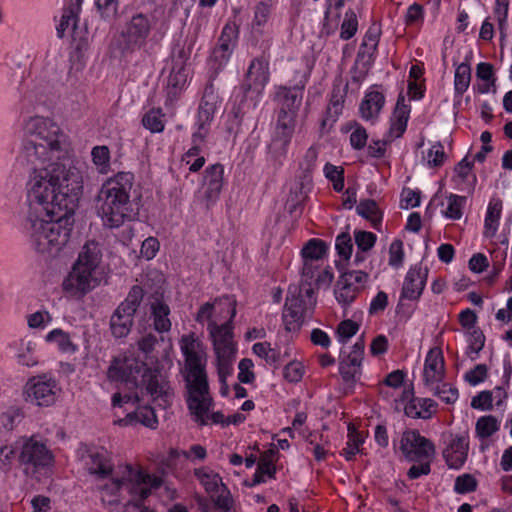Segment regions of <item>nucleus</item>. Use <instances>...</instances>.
<instances>
[{
    "mask_svg": "<svg viewBox=\"0 0 512 512\" xmlns=\"http://www.w3.org/2000/svg\"><path fill=\"white\" fill-rule=\"evenodd\" d=\"M34 167L26 185L29 215L26 230L35 250L57 259L64 248V162Z\"/></svg>",
    "mask_w": 512,
    "mask_h": 512,
    "instance_id": "obj_1",
    "label": "nucleus"
},
{
    "mask_svg": "<svg viewBox=\"0 0 512 512\" xmlns=\"http://www.w3.org/2000/svg\"><path fill=\"white\" fill-rule=\"evenodd\" d=\"M180 348L185 358L184 379L187 388L186 403L193 420L200 426L208 424L207 412L214 405L206 373V360L201 344L194 334L183 335Z\"/></svg>",
    "mask_w": 512,
    "mask_h": 512,
    "instance_id": "obj_2",
    "label": "nucleus"
},
{
    "mask_svg": "<svg viewBox=\"0 0 512 512\" xmlns=\"http://www.w3.org/2000/svg\"><path fill=\"white\" fill-rule=\"evenodd\" d=\"M25 133L27 139L23 144V155L29 164L64 162V133L54 120L31 117L25 123Z\"/></svg>",
    "mask_w": 512,
    "mask_h": 512,
    "instance_id": "obj_3",
    "label": "nucleus"
},
{
    "mask_svg": "<svg viewBox=\"0 0 512 512\" xmlns=\"http://www.w3.org/2000/svg\"><path fill=\"white\" fill-rule=\"evenodd\" d=\"M107 375L110 380L124 382L132 389L140 384L145 386L147 392L161 398L164 405L169 404L173 395L161 370L158 367H148L145 362L135 357L115 358Z\"/></svg>",
    "mask_w": 512,
    "mask_h": 512,
    "instance_id": "obj_4",
    "label": "nucleus"
},
{
    "mask_svg": "<svg viewBox=\"0 0 512 512\" xmlns=\"http://www.w3.org/2000/svg\"><path fill=\"white\" fill-rule=\"evenodd\" d=\"M133 183L131 172H119L102 185L98 194V214L105 226L118 228L133 218L130 201Z\"/></svg>",
    "mask_w": 512,
    "mask_h": 512,
    "instance_id": "obj_5",
    "label": "nucleus"
},
{
    "mask_svg": "<svg viewBox=\"0 0 512 512\" xmlns=\"http://www.w3.org/2000/svg\"><path fill=\"white\" fill-rule=\"evenodd\" d=\"M101 261L102 252L99 244L94 240L87 241L66 275V295L81 299L99 286Z\"/></svg>",
    "mask_w": 512,
    "mask_h": 512,
    "instance_id": "obj_6",
    "label": "nucleus"
},
{
    "mask_svg": "<svg viewBox=\"0 0 512 512\" xmlns=\"http://www.w3.org/2000/svg\"><path fill=\"white\" fill-rule=\"evenodd\" d=\"M220 99L216 92V89L212 82H209L203 92L202 99L200 101L197 118L195 125L196 131L192 134L191 142L192 146L182 156V162L185 164L190 163L191 156H197L202 151V144L209 133L211 123L214 119V115L220 106Z\"/></svg>",
    "mask_w": 512,
    "mask_h": 512,
    "instance_id": "obj_7",
    "label": "nucleus"
},
{
    "mask_svg": "<svg viewBox=\"0 0 512 512\" xmlns=\"http://www.w3.org/2000/svg\"><path fill=\"white\" fill-rule=\"evenodd\" d=\"M151 23L142 13L131 17L121 33L116 36L110 45V53L114 58H123L140 48L150 34Z\"/></svg>",
    "mask_w": 512,
    "mask_h": 512,
    "instance_id": "obj_8",
    "label": "nucleus"
},
{
    "mask_svg": "<svg viewBox=\"0 0 512 512\" xmlns=\"http://www.w3.org/2000/svg\"><path fill=\"white\" fill-rule=\"evenodd\" d=\"M215 304L224 305L227 308L228 320L223 324L215 321L208 323L207 329L213 342L216 354H236V346L233 341V319L236 316V300L230 296H224L215 300Z\"/></svg>",
    "mask_w": 512,
    "mask_h": 512,
    "instance_id": "obj_9",
    "label": "nucleus"
},
{
    "mask_svg": "<svg viewBox=\"0 0 512 512\" xmlns=\"http://www.w3.org/2000/svg\"><path fill=\"white\" fill-rule=\"evenodd\" d=\"M144 297L141 286L134 285L127 297L118 305L110 318V329L114 337H126L133 326L134 315Z\"/></svg>",
    "mask_w": 512,
    "mask_h": 512,
    "instance_id": "obj_10",
    "label": "nucleus"
},
{
    "mask_svg": "<svg viewBox=\"0 0 512 512\" xmlns=\"http://www.w3.org/2000/svg\"><path fill=\"white\" fill-rule=\"evenodd\" d=\"M18 462L26 476L34 477L53 463V455L44 443L30 437L23 440Z\"/></svg>",
    "mask_w": 512,
    "mask_h": 512,
    "instance_id": "obj_11",
    "label": "nucleus"
},
{
    "mask_svg": "<svg viewBox=\"0 0 512 512\" xmlns=\"http://www.w3.org/2000/svg\"><path fill=\"white\" fill-rule=\"evenodd\" d=\"M161 485V477L145 473L142 470L135 471L132 466L128 465L126 474L122 478L112 479L111 483L106 484L103 489L111 495H116L122 487H125L131 496H140L141 491H147L150 495L151 489H156Z\"/></svg>",
    "mask_w": 512,
    "mask_h": 512,
    "instance_id": "obj_12",
    "label": "nucleus"
},
{
    "mask_svg": "<svg viewBox=\"0 0 512 512\" xmlns=\"http://www.w3.org/2000/svg\"><path fill=\"white\" fill-rule=\"evenodd\" d=\"M83 0H70L69 15H66V28L72 24L70 42V62L71 69L79 71L85 65V51L88 47V32L85 27L78 26V13L81 10Z\"/></svg>",
    "mask_w": 512,
    "mask_h": 512,
    "instance_id": "obj_13",
    "label": "nucleus"
},
{
    "mask_svg": "<svg viewBox=\"0 0 512 512\" xmlns=\"http://www.w3.org/2000/svg\"><path fill=\"white\" fill-rule=\"evenodd\" d=\"M86 165L79 159L71 160L66 170V226L71 225V218L83 196L84 172Z\"/></svg>",
    "mask_w": 512,
    "mask_h": 512,
    "instance_id": "obj_14",
    "label": "nucleus"
},
{
    "mask_svg": "<svg viewBox=\"0 0 512 512\" xmlns=\"http://www.w3.org/2000/svg\"><path fill=\"white\" fill-rule=\"evenodd\" d=\"M60 388L53 379L46 376L30 378L23 388V396L26 402L40 407H48L55 403Z\"/></svg>",
    "mask_w": 512,
    "mask_h": 512,
    "instance_id": "obj_15",
    "label": "nucleus"
},
{
    "mask_svg": "<svg viewBox=\"0 0 512 512\" xmlns=\"http://www.w3.org/2000/svg\"><path fill=\"white\" fill-rule=\"evenodd\" d=\"M305 85L306 80L300 81L293 87L278 86L276 88L274 101L278 107L277 118L296 122Z\"/></svg>",
    "mask_w": 512,
    "mask_h": 512,
    "instance_id": "obj_16",
    "label": "nucleus"
},
{
    "mask_svg": "<svg viewBox=\"0 0 512 512\" xmlns=\"http://www.w3.org/2000/svg\"><path fill=\"white\" fill-rule=\"evenodd\" d=\"M400 450L408 461L432 460L435 445L418 430H407L402 434Z\"/></svg>",
    "mask_w": 512,
    "mask_h": 512,
    "instance_id": "obj_17",
    "label": "nucleus"
},
{
    "mask_svg": "<svg viewBox=\"0 0 512 512\" xmlns=\"http://www.w3.org/2000/svg\"><path fill=\"white\" fill-rule=\"evenodd\" d=\"M77 455L90 474L96 475L98 478H106L111 475L113 464L105 449L82 445L79 447Z\"/></svg>",
    "mask_w": 512,
    "mask_h": 512,
    "instance_id": "obj_18",
    "label": "nucleus"
},
{
    "mask_svg": "<svg viewBox=\"0 0 512 512\" xmlns=\"http://www.w3.org/2000/svg\"><path fill=\"white\" fill-rule=\"evenodd\" d=\"M364 348L365 341L364 338L361 337L351 347L348 353L345 351L341 352L339 373L345 382L354 383L360 378Z\"/></svg>",
    "mask_w": 512,
    "mask_h": 512,
    "instance_id": "obj_19",
    "label": "nucleus"
},
{
    "mask_svg": "<svg viewBox=\"0 0 512 512\" xmlns=\"http://www.w3.org/2000/svg\"><path fill=\"white\" fill-rule=\"evenodd\" d=\"M270 78L269 62L265 57L255 58L251 61L246 78L243 83L245 92L254 90L261 93Z\"/></svg>",
    "mask_w": 512,
    "mask_h": 512,
    "instance_id": "obj_20",
    "label": "nucleus"
},
{
    "mask_svg": "<svg viewBox=\"0 0 512 512\" xmlns=\"http://www.w3.org/2000/svg\"><path fill=\"white\" fill-rule=\"evenodd\" d=\"M469 450L467 435H449L443 457L450 468L459 469L465 463Z\"/></svg>",
    "mask_w": 512,
    "mask_h": 512,
    "instance_id": "obj_21",
    "label": "nucleus"
},
{
    "mask_svg": "<svg viewBox=\"0 0 512 512\" xmlns=\"http://www.w3.org/2000/svg\"><path fill=\"white\" fill-rule=\"evenodd\" d=\"M445 362L442 350L432 348L426 355L423 371V380L426 386L432 387L444 380Z\"/></svg>",
    "mask_w": 512,
    "mask_h": 512,
    "instance_id": "obj_22",
    "label": "nucleus"
},
{
    "mask_svg": "<svg viewBox=\"0 0 512 512\" xmlns=\"http://www.w3.org/2000/svg\"><path fill=\"white\" fill-rule=\"evenodd\" d=\"M295 127L296 122L279 118L276 119L275 130L269 145V150L275 157H283L286 155Z\"/></svg>",
    "mask_w": 512,
    "mask_h": 512,
    "instance_id": "obj_23",
    "label": "nucleus"
},
{
    "mask_svg": "<svg viewBox=\"0 0 512 512\" xmlns=\"http://www.w3.org/2000/svg\"><path fill=\"white\" fill-rule=\"evenodd\" d=\"M427 274L428 270L421 266L410 268L403 282L401 299H419L426 285Z\"/></svg>",
    "mask_w": 512,
    "mask_h": 512,
    "instance_id": "obj_24",
    "label": "nucleus"
},
{
    "mask_svg": "<svg viewBox=\"0 0 512 512\" xmlns=\"http://www.w3.org/2000/svg\"><path fill=\"white\" fill-rule=\"evenodd\" d=\"M377 50V46H370L365 42H362L357 52L355 63L351 69V79L354 83H361L366 76L374 62V54Z\"/></svg>",
    "mask_w": 512,
    "mask_h": 512,
    "instance_id": "obj_25",
    "label": "nucleus"
},
{
    "mask_svg": "<svg viewBox=\"0 0 512 512\" xmlns=\"http://www.w3.org/2000/svg\"><path fill=\"white\" fill-rule=\"evenodd\" d=\"M238 36V30L235 25L226 24L218 39V44L213 50V57L219 62L228 60L232 53Z\"/></svg>",
    "mask_w": 512,
    "mask_h": 512,
    "instance_id": "obj_26",
    "label": "nucleus"
},
{
    "mask_svg": "<svg viewBox=\"0 0 512 512\" xmlns=\"http://www.w3.org/2000/svg\"><path fill=\"white\" fill-rule=\"evenodd\" d=\"M224 167L220 163L213 164L205 170V197L209 202H215L223 187Z\"/></svg>",
    "mask_w": 512,
    "mask_h": 512,
    "instance_id": "obj_27",
    "label": "nucleus"
},
{
    "mask_svg": "<svg viewBox=\"0 0 512 512\" xmlns=\"http://www.w3.org/2000/svg\"><path fill=\"white\" fill-rule=\"evenodd\" d=\"M150 310L154 330L160 334L170 331L172 324L169 306L163 301L156 300L151 303Z\"/></svg>",
    "mask_w": 512,
    "mask_h": 512,
    "instance_id": "obj_28",
    "label": "nucleus"
},
{
    "mask_svg": "<svg viewBox=\"0 0 512 512\" xmlns=\"http://www.w3.org/2000/svg\"><path fill=\"white\" fill-rule=\"evenodd\" d=\"M437 404L430 398H412L404 407L405 414L411 418L428 419L435 412Z\"/></svg>",
    "mask_w": 512,
    "mask_h": 512,
    "instance_id": "obj_29",
    "label": "nucleus"
},
{
    "mask_svg": "<svg viewBox=\"0 0 512 512\" xmlns=\"http://www.w3.org/2000/svg\"><path fill=\"white\" fill-rule=\"evenodd\" d=\"M385 104V97L379 91L368 92L360 104V113L365 120L374 119L378 116Z\"/></svg>",
    "mask_w": 512,
    "mask_h": 512,
    "instance_id": "obj_30",
    "label": "nucleus"
},
{
    "mask_svg": "<svg viewBox=\"0 0 512 512\" xmlns=\"http://www.w3.org/2000/svg\"><path fill=\"white\" fill-rule=\"evenodd\" d=\"M502 212V201L499 198H492L488 204L484 222V236L494 237L499 227V220Z\"/></svg>",
    "mask_w": 512,
    "mask_h": 512,
    "instance_id": "obj_31",
    "label": "nucleus"
},
{
    "mask_svg": "<svg viewBox=\"0 0 512 512\" xmlns=\"http://www.w3.org/2000/svg\"><path fill=\"white\" fill-rule=\"evenodd\" d=\"M393 115L395 120L391 124L389 133L391 137L399 138L405 132L409 118V107L404 104L403 96H399Z\"/></svg>",
    "mask_w": 512,
    "mask_h": 512,
    "instance_id": "obj_32",
    "label": "nucleus"
},
{
    "mask_svg": "<svg viewBox=\"0 0 512 512\" xmlns=\"http://www.w3.org/2000/svg\"><path fill=\"white\" fill-rule=\"evenodd\" d=\"M252 350L258 357L263 358L267 364L274 368H278L284 362L283 358L288 356L287 351L282 355L279 350L271 347L269 342L255 343Z\"/></svg>",
    "mask_w": 512,
    "mask_h": 512,
    "instance_id": "obj_33",
    "label": "nucleus"
},
{
    "mask_svg": "<svg viewBox=\"0 0 512 512\" xmlns=\"http://www.w3.org/2000/svg\"><path fill=\"white\" fill-rule=\"evenodd\" d=\"M133 421L143 424L149 428H156L158 420L155 411L150 406L138 407L134 412L128 413L126 418L120 419V424H130Z\"/></svg>",
    "mask_w": 512,
    "mask_h": 512,
    "instance_id": "obj_34",
    "label": "nucleus"
},
{
    "mask_svg": "<svg viewBox=\"0 0 512 512\" xmlns=\"http://www.w3.org/2000/svg\"><path fill=\"white\" fill-rule=\"evenodd\" d=\"M272 5L261 1L254 8V17L251 22V29L254 35H263L271 16Z\"/></svg>",
    "mask_w": 512,
    "mask_h": 512,
    "instance_id": "obj_35",
    "label": "nucleus"
},
{
    "mask_svg": "<svg viewBox=\"0 0 512 512\" xmlns=\"http://www.w3.org/2000/svg\"><path fill=\"white\" fill-rule=\"evenodd\" d=\"M473 163L468 162L467 158L462 159L455 167V172L457 176L453 178V181L460 185V183L466 184L465 188H461V190H467V192H472L476 183V176L472 174Z\"/></svg>",
    "mask_w": 512,
    "mask_h": 512,
    "instance_id": "obj_36",
    "label": "nucleus"
},
{
    "mask_svg": "<svg viewBox=\"0 0 512 512\" xmlns=\"http://www.w3.org/2000/svg\"><path fill=\"white\" fill-rule=\"evenodd\" d=\"M356 211L360 216L370 221L373 228L378 229V226L381 224L382 220V212L380 211L375 200H361L356 207Z\"/></svg>",
    "mask_w": 512,
    "mask_h": 512,
    "instance_id": "obj_37",
    "label": "nucleus"
},
{
    "mask_svg": "<svg viewBox=\"0 0 512 512\" xmlns=\"http://www.w3.org/2000/svg\"><path fill=\"white\" fill-rule=\"evenodd\" d=\"M14 348L18 362L25 366H34L37 364V359L34 356V344L30 340L20 339L15 341L12 345Z\"/></svg>",
    "mask_w": 512,
    "mask_h": 512,
    "instance_id": "obj_38",
    "label": "nucleus"
},
{
    "mask_svg": "<svg viewBox=\"0 0 512 512\" xmlns=\"http://www.w3.org/2000/svg\"><path fill=\"white\" fill-rule=\"evenodd\" d=\"M328 246L321 239H310L302 248L301 255L303 260H312L322 262L327 253Z\"/></svg>",
    "mask_w": 512,
    "mask_h": 512,
    "instance_id": "obj_39",
    "label": "nucleus"
},
{
    "mask_svg": "<svg viewBox=\"0 0 512 512\" xmlns=\"http://www.w3.org/2000/svg\"><path fill=\"white\" fill-rule=\"evenodd\" d=\"M344 103V96L341 94L340 90H333L331 94V98L326 110V116L322 120V127L324 128L326 125H332L336 122L339 115L342 113Z\"/></svg>",
    "mask_w": 512,
    "mask_h": 512,
    "instance_id": "obj_40",
    "label": "nucleus"
},
{
    "mask_svg": "<svg viewBox=\"0 0 512 512\" xmlns=\"http://www.w3.org/2000/svg\"><path fill=\"white\" fill-rule=\"evenodd\" d=\"M471 82V67L468 62L457 65L454 75V90L462 96L469 88Z\"/></svg>",
    "mask_w": 512,
    "mask_h": 512,
    "instance_id": "obj_41",
    "label": "nucleus"
},
{
    "mask_svg": "<svg viewBox=\"0 0 512 512\" xmlns=\"http://www.w3.org/2000/svg\"><path fill=\"white\" fill-rule=\"evenodd\" d=\"M194 475L208 493L217 492L219 485L222 486L223 484L221 477L217 473L206 468L195 469Z\"/></svg>",
    "mask_w": 512,
    "mask_h": 512,
    "instance_id": "obj_42",
    "label": "nucleus"
},
{
    "mask_svg": "<svg viewBox=\"0 0 512 512\" xmlns=\"http://www.w3.org/2000/svg\"><path fill=\"white\" fill-rule=\"evenodd\" d=\"M358 292L359 288L357 286H353L351 283L347 282L345 278L339 277L336 284L335 295L340 303L350 304L354 301Z\"/></svg>",
    "mask_w": 512,
    "mask_h": 512,
    "instance_id": "obj_43",
    "label": "nucleus"
},
{
    "mask_svg": "<svg viewBox=\"0 0 512 512\" xmlns=\"http://www.w3.org/2000/svg\"><path fill=\"white\" fill-rule=\"evenodd\" d=\"M363 436L352 426L348 427V441L341 454L346 460L350 461L360 451L359 447L363 444Z\"/></svg>",
    "mask_w": 512,
    "mask_h": 512,
    "instance_id": "obj_44",
    "label": "nucleus"
},
{
    "mask_svg": "<svg viewBox=\"0 0 512 512\" xmlns=\"http://www.w3.org/2000/svg\"><path fill=\"white\" fill-rule=\"evenodd\" d=\"M498 430L499 423L492 415L482 416L476 422V434L481 439L489 438Z\"/></svg>",
    "mask_w": 512,
    "mask_h": 512,
    "instance_id": "obj_45",
    "label": "nucleus"
},
{
    "mask_svg": "<svg viewBox=\"0 0 512 512\" xmlns=\"http://www.w3.org/2000/svg\"><path fill=\"white\" fill-rule=\"evenodd\" d=\"M433 394L439 397L446 404H452L458 399V390L443 381L430 387Z\"/></svg>",
    "mask_w": 512,
    "mask_h": 512,
    "instance_id": "obj_46",
    "label": "nucleus"
},
{
    "mask_svg": "<svg viewBox=\"0 0 512 512\" xmlns=\"http://www.w3.org/2000/svg\"><path fill=\"white\" fill-rule=\"evenodd\" d=\"M357 30V16L352 9H349L346 11L344 20L341 24L340 38L343 40H349L356 34Z\"/></svg>",
    "mask_w": 512,
    "mask_h": 512,
    "instance_id": "obj_47",
    "label": "nucleus"
},
{
    "mask_svg": "<svg viewBox=\"0 0 512 512\" xmlns=\"http://www.w3.org/2000/svg\"><path fill=\"white\" fill-rule=\"evenodd\" d=\"M161 109H151L142 119L143 126L153 133L162 132L164 129V122L162 121Z\"/></svg>",
    "mask_w": 512,
    "mask_h": 512,
    "instance_id": "obj_48",
    "label": "nucleus"
},
{
    "mask_svg": "<svg viewBox=\"0 0 512 512\" xmlns=\"http://www.w3.org/2000/svg\"><path fill=\"white\" fill-rule=\"evenodd\" d=\"M244 112L239 105L232 107L227 115L226 130L230 134H238L242 126Z\"/></svg>",
    "mask_w": 512,
    "mask_h": 512,
    "instance_id": "obj_49",
    "label": "nucleus"
},
{
    "mask_svg": "<svg viewBox=\"0 0 512 512\" xmlns=\"http://www.w3.org/2000/svg\"><path fill=\"white\" fill-rule=\"evenodd\" d=\"M236 354H216L217 371L221 384H225L227 376L232 373V363Z\"/></svg>",
    "mask_w": 512,
    "mask_h": 512,
    "instance_id": "obj_50",
    "label": "nucleus"
},
{
    "mask_svg": "<svg viewBox=\"0 0 512 512\" xmlns=\"http://www.w3.org/2000/svg\"><path fill=\"white\" fill-rule=\"evenodd\" d=\"M466 202V197L451 194L448 197V206L445 211L446 217L457 220L462 216V208Z\"/></svg>",
    "mask_w": 512,
    "mask_h": 512,
    "instance_id": "obj_51",
    "label": "nucleus"
},
{
    "mask_svg": "<svg viewBox=\"0 0 512 512\" xmlns=\"http://www.w3.org/2000/svg\"><path fill=\"white\" fill-rule=\"evenodd\" d=\"M165 343L163 335L157 336L153 333L145 334L139 341L138 347L145 354H150L156 350V347Z\"/></svg>",
    "mask_w": 512,
    "mask_h": 512,
    "instance_id": "obj_52",
    "label": "nucleus"
},
{
    "mask_svg": "<svg viewBox=\"0 0 512 512\" xmlns=\"http://www.w3.org/2000/svg\"><path fill=\"white\" fill-rule=\"evenodd\" d=\"M354 239L358 250L366 252L374 247L377 236L372 232L356 230L354 232Z\"/></svg>",
    "mask_w": 512,
    "mask_h": 512,
    "instance_id": "obj_53",
    "label": "nucleus"
},
{
    "mask_svg": "<svg viewBox=\"0 0 512 512\" xmlns=\"http://www.w3.org/2000/svg\"><path fill=\"white\" fill-rule=\"evenodd\" d=\"M425 159L427 160V165L429 167H439L443 165L446 159L443 145L440 142L432 145V147L428 150Z\"/></svg>",
    "mask_w": 512,
    "mask_h": 512,
    "instance_id": "obj_54",
    "label": "nucleus"
},
{
    "mask_svg": "<svg viewBox=\"0 0 512 512\" xmlns=\"http://www.w3.org/2000/svg\"><path fill=\"white\" fill-rule=\"evenodd\" d=\"M477 487V481L476 479L470 475V474H463L456 478L455 484H454V490L455 492L459 494H466L469 492H473L476 490Z\"/></svg>",
    "mask_w": 512,
    "mask_h": 512,
    "instance_id": "obj_55",
    "label": "nucleus"
},
{
    "mask_svg": "<svg viewBox=\"0 0 512 512\" xmlns=\"http://www.w3.org/2000/svg\"><path fill=\"white\" fill-rule=\"evenodd\" d=\"M335 248L340 257L348 260L352 254L353 244L349 233H341L336 238Z\"/></svg>",
    "mask_w": 512,
    "mask_h": 512,
    "instance_id": "obj_56",
    "label": "nucleus"
},
{
    "mask_svg": "<svg viewBox=\"0 0 512 512\" xmlns=\"http://www.w3.org/2000/svg\"><path fill=\"white\" fill-rule=\"evenodd\" d=\"M404 260L403 242L395 239L389 247V265L394 268L402 266Z\"/></svg>",
    "mask_w": 512,
    "mask_h": 512,
    "instance_id": "obj_57",
    "label": "nucleus"
},
{
    "mask_svg": "<svg viewBox=\"0 0 512 512\" xmlns=\"http://www.w3.org/2000/svg\"><path fill=\"white\" fill-rule=\"evenodd\" d=\"M283 321L285 324V328L288 331H297L299 330L302 321H303V312L296 310H287L283 311Z\"/></svg>",
    "mask_w": 512,
    "mask_h": 512,
    "instance_id": "obj_58",
    "label": "nucleus"
},
{
    "mask_svg": "<svg viewBox=\"0 0 512 512\" xmlns=\"http://www.w3.org/2000/svg\"><path fill=\"white\" fill-rule=\"evenodd\" d=\"M314 281H301L298 287H292L294 293H296L299 297H306L305 301L307 307H312L316 303V299L314 297L315 291L313 288Z\"/></svg>",
    "mask_w": 512,
    "mask_h": 512,
    "instance_id": "obj_59",
    "label": "nucleus"
},
{
    "mask_svg": "<svg viewBox=\"0 0 512 512\" xmlns=\"http://www.w3.org/2000/svg\"><path fill=\"white\" fill-rule=\"evenodd\" d=\"M359 330V325L350 320H344L340 322L337 328V335L340 342L345 343L347 342L351 337H353Z\"/></svg>",
    "mask_w": 512,
    "mask_h": 512,
    "instance_id": "obj_60",
    "label": "nucleus"
},
{
    "mask_svg": "<svg viewBox=\"0 0 512 512\" xmlns=\"http://www.w3.org/2000/svg\"><path fill=\"white\" fill-rule=\"evenodd\" d=\"M93 163L103 168H106L110 163V151L107 146H95L91 151Z\"/></svg>",
    "mask_w": 512,
    "mask_h": 512,
    "instance_id": "obj_61",
    "label": "nucleus"
},
{
    "mask_svg": "<svg viewBox=\"0 0 512 512\" xmlns=\"http://www.w3.org/2000/svg\"><path fill=\"white\" fill-rule=\"evenodd\" d=\"M487 372L488 368L485 364H478L473 369L466 372L464 378L469 384L475 386L486 379Z\"/></svg>",
    "mask_w": 512,
    "mask_h": 512,
    "instance_id": "obj_62",
    "label": "nucleus"
},
{
    "mask_svg": "<svg viewBox=\"0 0 512 512\" xmlns=\"http://www.w3.org/2000/svg\"><path fill=\"white\" fill-rule=\"evenodd\" d=\"M239 373H238V379L241 383H251L255 379V374L252 371L253 368V362L249 358H244L239 362L238 365Z\"/></svg>",
    "mask_w": 512,
    "mask_h": 512,
    "instance_id": "obj_63",
    "label": "nucleus"
},
{
    "mask_svg": "<svg viewBox=\"0 0 512 512\" xmlns=\"http://www.w3.org/2000/svg\"><path fill=\"white\" fill-rule=\"evenodd\" d=\"M284 378L289 382H299L303 376V366L300 362L291 361L283 371Z\"/></svg>",
    "mask_w": 512,
    "mask_h": 512,
    "instance_id": "obj_64",
    "label": "nucleus"
}]
</instances>
